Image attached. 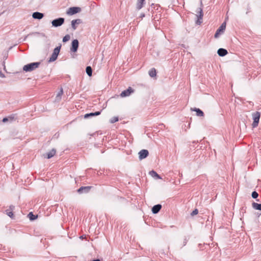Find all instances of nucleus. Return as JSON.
<instances>
[{
  "instance_id": "1",
  "label": "nucleus",
  "mask_w": 261,
  "mask_h": 261,
  "mask_svg": "<svg viewBox=\"0 0 261 261\" xmlns=\"http://www.w3.org/2000/svg\"><path fill=\"white\" fill-rule=\"evenodd\" d=\"M40 62H33L24 65L23 67V70L25 72H30L34 69L37 68Z\"/></svg>"
},
{
  "instance_id": "2",
  "label": "nucleus",
  "mask_w": 261,
  "mask_h": 261,
  "mask_svg": "<svg viewBox=\"0 0 261 261\" xmlns=\"http://www.w3.org/2000/svg\"><path fill=\"white\" fill-rule=\"evenodd\" d=\"M196 16L197 18V20L196 21V23L197 25H200L202 22V18L203 16V13L202 8H198L196 11Z\"/></svg>"
},
{
  "instance_id": "3",
  "label": "nucleus",
  "mask_w": 261,
  "mask_h": 261,
  "mask_svg": "<svg viewBox=\"0 0 261 261\" xmlns=\"http://www.w3.org/2000/svg\"><path fill=\"white\" fill-rule=\"evenodd\" d=\"M61 47V45L56 47L53 51V53L50 57L48 62H52L57 60L58 56L60 53V50Z\"/></svg>"
},
{
  "instance_id": "4",
  "label": "nucleus",
  "mask_w": 261,
  "mask_h": 261,
  "mask_svg": "<svg viewBox=\"0 0 261 261\" xmlns=\"http://www.w3.org/2000/svg\"><path fill=\"white\" fill-rule=\"evenodd\" d=\"M253 122L252 124L253 127H256L258 124L260 114L259 112H256L252 114Z\"/></svg>"
},
{
  "instance_id": "5",
  "label": "nucleus",
  "mask_w": 261,
  "mask_h": 261,
  "mask_svg": "<svg viewBox=\"0 0 261 261\" xmlns=\"http://www.w3.org/2000/svg\"><path fill=\"white\" fill-rule=\"evenodd\" d=\"M65 21V19L62 17H59L51 21L52 25L54 27H59L61 26Z\"/></svg>"
},
{
  "instance_id": "6",
  "label": "nucleus",
  "mask_w": 261,
  "mask_h": 261,
  "mask_svg": "<svg viewBox=\"0 0 261 261\" xmlns=\"http://www.w3.org/2000/svg\"><path fill=\"white\" fill-rule=\"evenodd\" d=\"M225 28H226V22H224L221 24V25L219 27V28L217 30L216 33L214 35L215 38H218L220 34L223 33L224 30H225Z\"/></svg>"
},
{
  "instance_id": "7",
  "label": "nucleus",
  "mask_w": 261,
  "mask_h": 261,
  "mask_svg": "<svg viewBox=\"0 0 261 261\" xmlns=\"http://www.w3.org/2000/svg\"><path fill=\"white\" fill-rule=\"evenodd\" d=\"M92 188V186L81 187L77 190V191L80 194L88 193Z\"/></svg>"
},
{
  "instance_id": "8",
  "label": "nucleus",
  "mask_w": 261,
  "mask_h": 261,
  "mask_svg": "<svg viewBox=\"0 0 261 261\" xmlns=\"http://www.w3.org/2000/svg\"><path fill=\"white\" fill-rule=\"evenodd\" d=\"M79 42L77 39H74L72 41L70 50L72 52H76L79 47Z\"/></svg>"
},
{
  "instance_id": "9",
  "label": "nucleus",
  "mask_w": 261,
  "mask_h": 261,
  "mask_svg": "<svg viewBox=\"0 0 261 261\" xmlns=\"http://www.w3.org/2000/svg\"><path fill=\"white\" fill-rule=\"evenodd\" d=\"M81 10V9L80 7H71L68 9V10L67 12V13L68 15H71L75 14L80 12Z\"/></svg>"
},
{
  "instance_id": "10",
  "label": "nucleus",
  "mask_w": 261,
  "mask_h": 261,
  "mask_svg": "<svg viewBox=\"0 0 261 261\" xmlns=\"http://www.w3.org/2000/svg\"><path fill=\"white\" fill-rule=\"evenodd\" d=\"M149 152L146 149H142L139 152V158L140 160H143L147 157Z\"/></svg>"
},
{
  "instance_id": "11",
  "label": "nucleus",
  "mask_w": 261,
  "mask_h": 261,
  "mask_svg": "<svg viewBox=\"0 0 261 261\" xmlns=\"http://www.w3.org/2000/svg\"><path fill=\"white\" fill-rule=\"evenodd\" d=\"M133 92L134 90L131 87H129L127 89L122 91L120 94V96L122 97L128 96Z\"/></svg>"
},
{
  "instance_id": "12",
  "label": "nucleus",
  "mask_w": 261,
  "mask_h": 261,
  "mask_svg": "<svg viewBox=\"0 0 261 261\" xmlns=\"http://www.w3.org/2000/svg\"><path fill=\"white\" fill-rule=\"evenodd\" d=\"M15 206L14 205H10L9 208L5 211L6 214L9 216L11 218H13V211L14 210Z\"/></svg>"
},
{
  "instance_id": "13",
  "label": "nucleus",
  "mask_w": 261,
  "mask_h": 261,
  "mask_svg": "<svg viewBox=\"0 0 261 261\" xmlns=\"http://www.w3.org/2000/svg\"><path fill=\"white\" fill-rule=\"evenodd\" d=\"M82 20L80 19H76L74 20H72L71 21V27L73 30H75L76 29L77 27L76 24H79L82 23Z\"/></svg>"
},
{
  "instance_id": "14",
  "label": "nucleus",
  "mask_w": 261,
  "mask_h": 261,
  "mask_svg": "<svg viewBox=\"0 0 261 261\" xmlns=\"http://www.w3.org/2000/svg\"><path fill=\"white\" fill-rule=\"evenodd\" d=\"M162 208V205L160 204H158L154 205L152 208V212L153 214H157L158 213L161 209Z\"/></svg>"
},
{
  "instance_id": "15",
  "label": "nucleus",
  "mask_w": 261,
  "mask_h": 261,
  "mask_svg": "<svg viewBox=\"0 0 261 261\" xmlns=\"http://www.w3.org/2000/svg\"><path fill=\"white\" fill-rule=\"evenodd\" d=\"M43 13L38 12H34L32 15L33 18L36 19H41L43 17Z\"/></svg>"
},
{
  "instance_id": "16",
  "label": "nucleus",
  "mask_w": 261,
  "mask_h": 261,
  "mask_svg": "<svg viewBox=\"0 0 261 261\" xmlns=\"http://www.w3.org/2000/svg\"><path fill=\"white\" fill-rule=\"evenodd\" d=\"M217 54L220 57H224L228 54V51L226 49L220 48L218 49Z\"/></svg>"
},
{
  "instance_id": "17",
  "label": "nucleus",
  "mask_w": 261,
  "mask_h": 261,
  "mask_svg": "<svg viewBox=\"0 0 261 261\" xmlns=\"http://www.w3.org/2000/svg\"><path fill=\"white\" fill-rule=\"evenodd\" d=\"M63 89L61 88L60 91L58 92L56 98H55V101L59 102L61 100L62 95H63Z\"/></svg>"
},
{
  "instance_id": "18",
  "label": "nucleus",
  "mask_w": 261,
  "mask_h": 261,
  "mask_svg": "<svg viewBox=\"0 0 261 261\" xmlns=\"http://www.w3.org/2000/svg\"><path fill=\"white\" fill-rule=\"evenodd\" d=\"M191 110L192 111L196 112V115L197 116H204L203 112L200 109H199L198 108H191Z\"/></svg>"
},
{
  "instance_id": "19",
  "label": "nucleus",
  "mask_w": 261,
  "mask_h": 261,
  "mask_svg": "<svg viewBox=\"0 0 261 261\" xmlns=\"http://www.w3.org/2000/svg\"><path fill=\"white\" fill-rule=\"evenodd\" d=\"M100 113H101V111H97V112H95L94 113H88L84 115V118H88L92 116H98V115H100Z\"/></svg>"
},
{
  "instance_id": "20",
  "label": "nucleus",
  "mask_w": 261,
  "mask_h": 261,
  "mask_svg": "<svg viewBox=\"0 0 261 261\" xmlns=\"http://www.w3.org/2000/svg\"><path fill=\"white\" fill-rule=\"evenodd\" d=\"M56 152V150L55 149H52L49 152L46 153V158L47 159H50L54 156Z\"/></svg>"
},
{
  "instance_id": "21",
  "label": "nucleus",
  "mask_w": 261,
  "mask_h": 261,
  "mask_svg": "<svg viewBox=\"0 0 261 261\" xmlns=\"http://www.w3.org/2000/svg\"><path fill=\"white\" fill-rule=\"evenodd\" d=\"M145 0H138L137 4V9L138 10L141 9L143 7Z\"/></svg>"
},
{
  "instance_id": "22",
  "label": "nucleus",
  "mask_w": 261,
  "mask_h": 261,
  "mask_svg": "<svg viewBox=\"0 0 261 261\" xmlns=\"http://www.w3.org/2000/svg\"><path fill=\"white\" fill-rule=\"evenodd\" d=\"M252 206L254 209L261 211V203H257L254 202L252 203Z\"/></svg>"
},
{
  "instance_id": "23",
  "label": "nucleus",
  "mask_w": 261,
  "mask_h": 261,
  "mask_svg": "<svg viewBox=\"0 0 261 261\" xmlns=\"http://www.w3.org/2000/svg\"><path fill=\"white\" fill-rule=\"evenodd\" d=\"M149 75L151 77H154L156 75V72L155 68H152L149 71Z\"/></svg>"
},
{
  "instance_id": "24",
  "label": "nucleus",
  "mask_w": 261,
  "mask_h": 261,
  "mask_svg": "<svg viewBox=\"0 0 261 261\" xmlns=\"http://www.w3.org/2000/svg\"><path fill=\"white\" fill-rule=\"evenodd\" d=\"M149 174L153 177H156L158 179H161V176L154 170L149 172Z\"/></svg>"
},
{
  "instance_id": "25",
  "label": "nucleus",
  "mask_w": 261,
  "mask_h": 261,
  "mask_svg": "<svg viewBox=\"0 0 261 261\" xmlns=\"http://www.w3.org/2000/svg\"><path fill=\"white\" fill-rule=\"evenodd\" d=\"M28 217H29L30 220L33 221L35 220L37 218V215L35 216L33 214L32 212H30L28 214Z\"/></svg>"
},
{
  "instance_id": "26",
  "label": "nucleus",
  "mask_w": 261,
  "mask_h": 261,
  "mask_svg": "<svg viewBox=\"0 0 261 261\" xmlns=\"http://www.w3.org/2000/svg\"><path fill=\"white\" fill-rule=\"evenodd\" d=\"M86 72L89 76H91L92 74V68L90 66H87L86 68Z\"/></svg>"
},
{
  "instance_id": "27",
  "label": "nucleus",
  "mask_w": 261,
  "mask_h": 261,
  "mask_svg": "<svg viewBox=\"0 0 261 261\" xmlns=\"http://www.w3.org/2000/svg\"><path fill=\"white\" fill-rule=\"evenodd\" d=\"M7 118H9V121L12 122L16 119V114H12L8 116Z\"/></svg>"
},
{
  "instance_id": "28",
  "label": "nucleus",
  "mask_w": 261,
  "mask_h": 261,
  "mask_svg": "<svg viewBox=\"0 0 261 261\" xmlns=\"http://www.w3.org/2000/svg\"><path fill=\"white\" fill-rule=\"evenodd\" d=\"M70 39V36L69 35L67 34L65 35L63 38V42H66L67 41H69Z\"/></svg>"
},
{
  "instance_id": "29",
  "label": "nucleus",
  "mask_w": 261,
  "mask_h": 261,
  "mask_svg": "<svg viewBox=\"0 0 261 261\" xmlns=\"http://www.w3.org/2000/svg\"><path fill=\"white\" fill-rule=\"evenodd\" d=\"M118 121V117H113L110 119V122L111 123H114Z\"/></svg>"
},
{
  "instance_id": "30",
  "label": "nucleus",
  "mask_w": 261,
  "mask_h": 261,
  "mask_svg": "<svg viewBox=\"0 0 261 261\" xmlns=\"http://www.w3.org/2000/svg\"><path fill=\"white\" fill-rule=\"evenodd\" d=\"M252 197L254 199H256L258 196V194L256 191H253L251 194Z\"/></svg>"
},
{
  "instance_id": "31",
  "label": "nucleus",
  "mask_w": 261,
  "mask_h": 261,
  "mask_svg": "<svg viewBox=\"0 0 261 261\" xmlns=\"http://www.w3.org/2000/svg\"><path fill=\"white\" fill-rule=\"evenodd\" d=\"M198 213V210L197 208H195L193 212L191 213V215L192 216H194L197 215Z\"/></svg>"
},
{
  "instance_id": "32",
  "label": "nucleus",
  "mask_w": 261,
  "mask_h": 261,
  "mask_svg": "<svg viewBox=\"0 0 261 261\" xmlns=\"http://www.w3.org/2000/svg\"><path fill=\"white\" fill-rule=\"evenodd\" d=\"M2 121H3L4 123H5V122H8V121H9V118H7V117H5V118H4L3 119Z\"/></svg>"
},
{
  "instance_id": "33",
  "label": "nucleus",
  "mask_w": 261,
  "mask_h": 261,
  "mask_svg": "<svg viewBox=\"0 0 261 261\" xmlns=\"http://www.w3.org/2000/svg\"><path fill=\"white\" fill-rule=\"evenodd\" d=\"M0 77L4 78L5 77V75L4 73H3L1 70H0Z\"/></svg>"
},
{
  "instance_id": "34",
  "label": "nucleus",
  "mask_w": 261,
  "mask_h": 261,
  "mask_svg": "<svg viewBox=\"0 0 261 261\" xmlns=\"http://www.w3.org/2000/svg\"><path fill=\"white\" fill-rule=\"evenodd\" d=\"M3 66L4 67V70L6 71V66H5V61L3 62Z\"/></svg>"
},
{
  "instance_id": "35",
  "label": "nucleus",
  "mask_w": 261,
  "mask_h": 261,
  "mask_svg": "<svg viewBox=\"0 0 261 261\" xmlns=\"http://www.w3.org/2000/svg\"><path fill=\"white\" fill-rule=\"evenodd\" d=\"M249 9H250V8H248V11H247L246 12V14H248V13L250 12Z\"/></svg>"
},
{
  "instance_id": "36",
  "label": "nucleus",
  "mask_w": 261,
  "mask_h": 261,
  "mask_svg": "<svg viewBox=\"0 0 261 261\" xmlns=\"http://www.w3.org/2000/svg\"><path fill=\"white\" fill-rule=\"evenodd\" d=\"M186 243H187V240H186V239H185V241H184V245H186Z\"/></svg>"
},
{
  "instance_id": "37",
  "label": "nucleus",
  "mask_w": 261,
  "mask_h": 261,
  "mask_svg": "<svg viewBox=\"0 0 261 261\" xmlns=\"http://www.w3.org/2000/svg\"><path fill=\"white\" fill-rule=\"evenodd\" d=\"M7 57H8V56L7 55V56H4V58L5 59H6L7 58Z\"/></svg>"
},
{
  "instance_id": "38",
  "label": "nucleus",
  "mask_w": 261,
  "mask_h": 261,
  "mask_svg": "<svg viewBox=\"0 0 261 261\" xmlns=\"http://www.w3.org/2000/svg\"><path fill=\"white\" fill-rule=\"evenodd\" d=\"M142 17H144V16H145L144 14H142Z\"/></svg>"
},
{
  "instance_id": "39",
  "label": "nucleus",
  "mask_w": 261,
  "mask_h": 261,
  "mask_svg": "<svg viewBox=\"0 0 261 261\" xmlns=\"http://www.w3.org/2000/svg\"><path fill=\"white\" fill-rule=\"evenodd\" d=\"M256 201H259V199H256Z\"/></svg>"
}]
</instances>
